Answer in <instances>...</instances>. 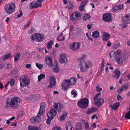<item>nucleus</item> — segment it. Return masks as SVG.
Segmentation results:
<instances>
[{
	"label": "nucleus",
	"instance_id": "obj_1",
	"mask_svg": "<svg viewBox=\"0 0 130 130\" xmlns=\"http://www.w3.org/2000/svg\"><path fill=\"white\" fill-rule=\"evenodd\" d=\"M92 66V64L90 61H80L79 64V68L81 71L85 72L87 71Z\"/></svg>",
	"mask_w": 130,
	"mask_h": 130
},
{
	"label": "nucleus",
	"instance_id": "obj_2",
	"mask_svg": "<svg viewBox=\"0 0 130 130\" xmlns=\"http://www.w3.org/2000/svg\"><path fill=\"white\" fill-rule=\"evenodd\" d=\"M20 85L21 87H25L28 86L30 83V79L27 75H25L20 78Z\"/></svg>",
	"mask_w": 130,
	"mask_h": 130
},
{
	"label": "nucleus",
	"instance_id": "obj_3",
	"mask_svg": "<svg viewBox=\"0 0 130 130\" xmlns=\"http://www.w3.org/2000/svg\"><path fill=\"white\" fill-rule=\"evenodd\" d=\"M15 5L13 3L8 4L5 6V10L7 14H10L13 13L15 10Z\"/></svg>",
	"mask_w": 130,
	"mask_h": 130
},
{
	"label": "nucleus",
	"instance_id": "obj_4",
	"mask_svg": "<svg viewBox=\"0 0 130 130\" xmlns=\"http://www.w3.org/2000/svg\"><path fill=\"white\" fill-rule=\"evenodd\" d=\"M30 38L31 40L33 41L40 42L43 40L44 36L42 34L36 33L32 35L31 36Z\"/></svg>",
	"mask_w": 130,
	"mask_h": 130
},
{
	"label": "nucleus",
	"instance_id": "obj_5",
	"mask_svg": "<svg viewBox=\"0 0 130 130\" xmlns=\"http://www.w3.org/2000/svg\"><path fill=\"white\" fill-rule=\"evenodd\" d=\"M101 94V93L99 92L97 93L94 96V99L95 100L94 104L95 105L98 107H100L103 105L104 102V100L101 98H99L98 97Z\"/></svg>",
	"mask_w": 130,
	"mask_h": 130
},
{
	"label": "nucleus",
	"instance_id": "obj_6",
	"mask_svg": "<svg viewBox=\"0 0 130 130\" xmlns=\"http://www.w3.org/2000/svg\"><path fill=\"white\" fill-rule=\"evenodd\" d=\"M10 101L11 106L13 108L16 109L18 108L19 105L18 103L20 102L21 100L19 98L15 97L12 98Z\"/></svg>",
	"mask_w": 130,
	"mask_h": 130
},
{
	"label": "nucleus",
	"instance_id": "obj_7",
	"mask_svg": "<svg viewBox=\"0 0 130 130\" xmlns=\"http://www.w3.org/2000/svg\"><path fill=\"white\" fill-rule=\"evenodd\" d=\"M89 100L86 98H84L78 102L77 104L78 106L80 108L85 109L87 108L88 105Z\"/></svg>",
	"mask_w": 130,
	"mask_h": 130
},
{
	"label": "nucleus",
	"instance_id": "obj_8",
	"mask_svg": "<svg viewBox=\"0 0 130 130\" xmlns=\"http://www.w3.org/2000/svg\"><path fill=\"white\" fill-rule=\"evenodd\" d=\"M45 0H38L37 1H34L31 2L30 4V8L32 9L34 8H37L41 7L42 3Z\"/></svg>",
	"mask_w": 130,
	"mask_h": 130
},
{
	"label": "nucleus",
	"instance_id": "obj_9",
	"mask_svg": "<svg viewBox=\"0 0 130 130\" xmlns=\"http://www.w3.org/2000/svg\"><path fill=\"white\" fill-rule=\"evenodd\" d=\"M80 45L79 42H74L69 45V47L72 51H76L80 48Z\"/></svg>",
	"mask_w": 130,
	"mask_h": 130
},
{
	"label": "nucleus",
	"instance_id": "obj_10",
	"mask_svg": "<svg viewBox=\"0 0 130 130\" xmlns=\"http://www.w3.org/2000/svg\"><path fill=\"white\" fill-rule=\"evenodd\" d=\"M63 105L59 103H58L54 102V104L52 106V108L55 109L56 112H60L62 109Z\"/></svg>",
	"mask_w": 130,
	"mask_h": 130
},
{
	"label": "nucleus",
	"instance_id": "obj_11",
	"mask_svg": "<svg viewBox=\"0 0 130 130\" xmlns=\"http://www.w3.org/2000/svg\"><path fill=\"white\" fill-rule=\"evenodd\" d=\"M42 115H41L40 114L38 115V113L36 117H32L30 119L31 123L32 124H35L39 123L41 120L40 117Z\"/></svg>",
	"mask_w": 130,
	"mask_h": 130
},
{
	"label": "nucleus",
	"instance_id": "obj_12",
	"mask_svg": "<svg viewBox=\"0 0 130 130\" xmlns=\"http://www.w3.org/2000/svg\"><path fill=\"white\" fill-rule=\"evenodd\" d=\"M81 17V14L80 13L76 11L73 13L71 16V19L72 21H76L80 19Z\"/></svg>",
	"mask_w": 130,
	"mask_h": 130
},
{
	"label": "nucleus",
	"instance_id": "obj_13",
	"mask_svg": "<svg viewBox=\"0 0 130 130\" xmlns=\"http://www.w3.org/2000/svg\"><path fill=\"white\" fill-rule=\"evenodd\" d=\"M129 19H128L129 15H125V16L123 17V20H122V28H125L127 26V24L130 23V15Z\"/></svg>",
	"mask_w": 130,
	"mask_h": 130
},
{
	"label": "nucleus",
	"instance_id": "obj_14",
	"mask_svg": "<svg viewBox=\"0 0 130 130\" xmlns=\"http://www.w3.org/2000/svg\"><path fill=\"white\" fill-rule=\"evenodd\" d=\"M117 54L116 53L113 52H110L109 54V56L111 58L113 57L115 58H118L119 57H120L121 56L122 51L121 50H118L116 51Z\"/></svg>",
	"mask_w": 130,
	"mask_h": 130
},
{
	"label": "nucleus",
	"instance_id": "obj_15",
	"mask_svg": "<svg viewBox=\"0 0 130 130\" xmlns=\"http://www.w3.org/2000/svg\"><path fill=\"white\" fill-rule=\"evenodd\" d=\"M61 86L62 89L64 90H67L69 86H71L69 79L65 80L64 81Z\"/></svg>",
	"mask_w": 130,
	"mask_h": 130
},
{
	"label": "nucleus",
	"instance_id": "obj_16",
	"mask_svg": "<svg viewBox=\"0 0 130 130\" xmlns=\"http://www.w3.org/2000/svg\"><path fill=\"white\" fill-rule=\"evenodd\" d=\"M67 55L66 54L64 53L61 54L60 55L59 62L61 63H67Z\"/></svg>",
	"mask_w": 130,
	"mask_h": 130
},
{
	"label": "nucleus",
	"instance_id": "obj_17",
	"mask_svg": "<svg viewBox=\"0 0 130 130\" xmlns=\"http://www.w3.org/2000/svg\"><path fill=\"white\" fill-rule=\"evenodd\" d=\"M103 18L104 21L110 22L112 21V17L111 14L106 13L103 15Z\"/></svg>",
	"mask_w": 130,
	"mask_h": 130
},
{
	"label": "nucleus",
	"instance_id": "obj_18",
	"mask_svg": "<svg viewBox=\"0 0 130 130\" xmlns=\"http://www.w3.org/2000/svg\"><path fill=\"white\" fill-rule=\"evenodd\" d=\"M40 108L38 112V115L40 114L41 115H43L45 113L46 106L45 103L43 102H42L40 104Z\"/></svg>",
	"mask_w": 130,
	"mask_h": 130
},
{
	"label": "nucleus",
	"instance_id": "obj_19",
	"mask_svg": "<svg viewBox=\"0 0 130 130\" xmlns=\"http://www.w3.org/2000/svg\"><path fill=\"white\" fill-rule=\"evenodd\" d=\"M56 111L52 108L47 114V117L52 118V119H53L57 115Z\"/></svg>",
	"mask_w": 130,
	"mask_h": 130
},
{
	"label": "nucleus",
	"instance_id": "obj_20",
	"mask_svg": "<svg viewBox=\"0 0 130 130\" xmlns=\"http://www.w3.org/2000/svg\"><path fill=\"white\" fill-rule=\"evenodd\" d=\"M50 84L48 86V88H52L56 85L55 78L53 76H50Z\"/></svg>",
	"mask_w": 130,
	"mask_h": 130
},
{
	"label": "nucleus",
	"instance_id": "obj_21",
	"mask_svg": "<svg viewBox=\"0 0 130 130\" xmlns=\"http://www.w3.org/2000/svg\"><path fill=\"white\" fill-rule=\"evenodd\" d=\"M103 35L102 40L104 41H107L110 38V35L107 32L104 31Z\"/></svg>",
	"mask_w": 130,
	"mask_h": 130
},
{
	"label": "nucleus",
	"instance_id": "obj_22",
	"mask_svg": "<svg viewBox=\"0 0 130 130\" xmlns=\"http://www.w3.org/2000/svg\"><path fill=\"white\" fill-rule=\"evenodd\" d=\"M45 60L49 66L51 67L53 66V64L52 63V59L51 57L49 56H46L45 58Z\"/></svg>",
	"mask_w": 130,
	"mask_h": 130
},
{
	"label": "nucleus",
	"instance_id": "obj_23",
	"mask_svg": "<svg viewBox=\"0 0 130 130\" xmlns=\"http://www.w3.org/2000/svg\"><path fill=\"white\" fill-rule=\"evenodd\" d=\"M121 74L120 72L118 70L116 69L113 72L112 77L115 78H118L120 76Z\"/></svg>",
	"mask_w": 130,
	"mask_h": 130
},
{
	"label": "nucleus",
	"instance_id": "obj_24",
	"mask_svg": "<svg viewBox=\"0 0 130 130\" xmlns=\"http://www.w3.org/2000/svg\"><path fill=\"white\" fill-rule=\"evenodd\" d=\"M128 54L127 52L122 53V63L123 62L124 63L126 62L128 59Z\"/></svg>",
	"mask_w": 130,
	"mask_h": 130
},
{
	"label": "nucleus",
	"instance_id": "obj_25",
	"mask_svg": "<svg viewBox=\"0 0 130 130\" xmlns=\"http://www.w3.org/2000/svg\"><path fill=\"white\" fill-rule=\"evenodd\" d=\"M28 130H41V128L37 126L29 125L28 126Z\"/></svg>",
	"mask_w": 130,
	"mask_h": 130
},
{
	"label": "nucleus",
	"instance_id": "obj_26",
	"mask_svg": "<svg viewBox=\"0 0 130 130\" xmlns=\"http://www.w3.org/2000/svg\"><path fill=\"white\" fill-rule=\"evenodd\" d=\"M120 103L116 102L113 104V105H110L109 106L111 108L114 110H116L120 106Z\"/></svg>",
	"mask_w": 130,
	"mask_h": 130
},
{
	"label": "nucleus",
	"instance_id": "obj_27",
	"mask_svg": "<svg viewBox=\"0 0 130 130\" xmlns=\"http://www.w3.org/2000/svg\"><path fill=\"white\" fill-rule=\"evenodd\" d=\"M90 18L91 16L90 14L88 13L85 14L82 17L83 20L86 22L88 21Z\"/></svg>",
	"mask_w": 130,
	"mask_h": 130
},
{
	"label": "nucleus",
	"instance_id": "obj_28",
	"mask_svg": "<svg viewBox=\"0 0 130 130\" xmlns=\"http://www.w3.org/2000/svg\"><path fill=\"white\" fill-rule=\"evenodd\" d=\"M39 97V95L38 94H33L30 96V99L32 101L35 102L36 100L38 99Z\"/></svg>",
	"mask_w": 130,
	"mask_h": 130
},
{
	"label": "nucleus",
	"instance_id": "obj_29",
	"mask_svg": "<svg viewBox=\"0 0 130 130\" xmlns=\"http://www.w3.org/2000/svg\"><path fill=\"white\" fill-rule=\"evenodd\" d=\"M122 8V5L121 4L117 5L114 6L112 8V10L116 12L119 10H121Z\"/></svg>",
	"mask_w": 130,
	"mask_h": 130
},
{
	"label": "nucleus",
	"instance_id": "obj_30",
	"mask_svg": "<svg viewBox=\"0 0 130 130\" xmlns=\"http://www.w3.org/2000/svg\"><path fill=\"white\" fill-rule=\"evenodd\" d=\"M66 126V129L67 130H74V128L71 125V124L70 121L67 122Z\"/></svg>",
	"mask_w": 130,
	"mask_h": 130
},
{
	"label": "nucleus",
	"instance_id": "obj_31",
	"mask_svg": "<svg viewBox=\"0 0 130 130\" xmlns=\"http://www.w3.org/2000/svg\"><path fill=\"white\" fill-rule=\"evenodd\" d=\"M97 110V108L93 107H92L91 108L88 109L87 111V114H89L91 113L94 112L96 111Z\"/></svg>",
	"mask_w": 130,
	"mask_h": 130
},
{
	"label": "nucleus",
	"instance_id": "obj_32",
	"mask_svg": "<svg viewBox=\"0 0 130 130\" xmlns=\"http://www.w3.org/2000/svg\"><path fill=\"white\" fill-rule=\"evenodd\" d=\"M15 83V80L13 79H11L10 82H8L7 84L5 86V88L7 89V87L9 85L10 86H12Z\"/></svg>",
	"mask_w": 130,
	"mask_h": 130
},
{
	"label": "nucleus",
	"instance_id": "obj_33",
	"mask_svg": "<svg viewBox=\"0 0 130 130\" xmlns=\"http://www.w3.org/2000/svg\"><path fill=\"white\" fill-rule=\"evenodd\" d=\"M71 86L74 85L76 83V79L74 77H72L69 79Z\"/></svg>",
	"mask_w": 130,
	"mask_h": 130
},
{
	"label": "nucleus",
	"instance_id": "obj_34",
	"mask_svg": "<svg viewBox=\"0 0 130 130\" xmlns=\"http://www.w3.org/2000/svg\"><path fill=\"white\" fill-rule=\"evenodd\" d=\"M10 99H7L5 104V108H8L11 106L10 103Z\"/></svg>",
	"mask_w": 130,
	"mask_h": 130
},
{
	"label": "nucleus",
	"instance_id": "obj_35",
	"mask_svg": "<svg viewBox=\"0 0 130 130\" xmlns=\"http://www.w3.org/2000/svg\"><path fill=\"white\" fill-rule=\"evenodd\" d=\"M11 56V54H8L4 56H2L1 57V59L3 60H4L6 59L10 58L12 57Z\"/></svg>",
	"mask_w": 130,
	"mask_h": 130
},
{
	"label": "nucleus",
	"instance_id": "obj_36",
	"mask_svg": "<svg viewBox=\"0 0 130 130\" xmlns=\"http://www.w3.org/2000/svg\"><path fill=\"white\" fill-rule=\"evenodd\" d=\"M63 33H61L57 37V40L58 41H63L65 39V37L63 36L62 38L61 37L63 35Z\"/></svg>",
	"mask_w": 130,
	"mask_h": 130
},
{
	"label": "nucleus",
	"instance_id": "obj_37",
	"mask_svg": "<svg viewBox=\"0 0 130 130\" xmlns=\"http://www.w3.org/2000/svg\"><path fill=\"white\" fill-rule=\"evenodd\" d=\"M100 33L98 31H94L93 33L92 36L95 38H97L100 36Z\"/></svg>",
	"mask_w": 130,
	"mask_h": 130
},
{
	"label": "nucleus",
	"instance_id": "obj_38",
	"mask_svg": "<svg viewBox=\"0 0 130 130\" xmlns=\"http://www.w3.org/2000/svg\"><path fill=\"white\" fill-rule=\"evenodd\" d=\"M21 56V54L20 53H18L16 54L14 56V60L15 62H17L18 59H20Z\"/></svg>",
	"mask_w": 130,
	"mask_h": 130
},
{
	"label": "nucleus",
	"instance_id": "obj_39",
	"mask_svg": "<svg viewBox=\"0 0 130 130\" xmlns=\"http://www.w3.org/2000/svg\"><path fill=\"white\" fill-rule=\"evenodd\" d=\"M74 7V4L71 1L69 2L68 4L67 7L68 9L70 10L72 9Z\"/></svg>",
	"mask_w": 130,
	"mask_h": 130
},
{
	"label": "nucleus",
	"instance_id": "obj_40",
	"mask_svg": "<svg viewBox=\"0 0 130 130\" xmlns=\"http://www.w3.org/2000/svg\"><path fill=\"white\" fill-rule=\"evenodd\" d=\"M53 44V41L52 40L51 41L48 42L46 45V47L48 49H50L52 48V45Z\"/></svg>",
	"mask_w": 130,
	"mask_h": 130
},
{
	"label": "nucleus",
	"instance_id": "obj_41",
	"mask_svg": "<svg viewBox=\"0 0 130 130\" xmlns=\"http://www.w3.org/2000/svg\"><path fill=\"white\" fill-rule=\"evenodd\" d=\"M71 93L73 95L74 98H76L77 95V92L75 89L71 91Z\"/></svg>",
	"mask_w": 130,
	"mask_h": 130
},
{
	"label": "nucleus",
	"instance_id": "obj_42",
	"mask_svg": "<svg viewBox=\"0 0 130 130\" xmlns=\"http://www.w3.org/2000/svg\"><path fill=\"white\" fill-rule=\"evenodd\" d=\"M67 113L66 112H64L61 116L60 117V120L62 121L64 120L67 116Z\"/></svg>",
	"mask_w": 130,
	"mask_h": 130
},
{
	"label": "nucleus",
	"instance_id": "obj_43",
	"mask_svg": "<svg viewBox=\"0 0 130 130\" xmlns=\"http://www.w3.org/2000/svg\"><path fill=\"white\" fill-rule=\"evenodd\" d=\"M82 126L81 123L76 124V126L75 130H81L82 128Z\"/></svg>",
	"mask_w": 130,
	"mask_h": 130
},
{
	"label": "nucleus",
	"instance_id": "obj_44",
	"mask_svg": "<svg viewBox=\"0 0 130 130\" xmlns=\"http://www.w3.org/2000/svg\"><path fill=\"white\" fill-rule=\"evenodd\" d=\"M129 86L127 83L124 84L122 85V91L128 89Z\"/></svg>",
	"mask_w": 130,
	"mask_h": 130
},
{
	"label": "nucleus",
	"instance_id": "obj_45",
	"mask_svg": "<svg viewBox=\"0 0 130 130\" xmlns=\"http://www.w3.org/2000/svg\"><path fill=\"white\" fill-rule=\"evenodd\" d=\"M45 77V74H41L40 75L38 76V81H40L42 79L44 78Z\"/></svg>",
	"mask_w": 130,
	"mask_h": 130
},
{
	"label": "nucleus",
	"instance_id": "obj_46",
	"mask_svg": "<svg viewBox=\"0 0 130 130\" xmlns=\"http://www.w3.org/2000/svg\"><path fill=\"white\" fill-rule=\"evenodd\" d=\"M84 128L85 130H89L90 128L88 123L87 122H86L84 125Z\"/></svg>",
	"mask_w": 130,
	"mask_h": 130
},
{
	"label": "nucleus",
	"instance_id": "obj_47",
	"mask_svg": "<svg viewBox=\"0 0 130 130\" xmlns=\"http://www.w3.org/2000/svg\"><path fill=\"white\" fill-rule=\"evenodd\" d=\"M104 62L103 59H102V62L101 64V66L100 67V70L103 71L104 66Z\"/></svg>",
	"mask_w": 130,
	"mask_h": 130
},
{
	"label": "nucleus",
	"instance_id": "obj_48",
	"mask_svg": "<svg viewBox=\"0 0 130 130\" xmlns=\"http://www.w3.org/2000/svg\"><path fill=\"white\" fill-rule=\"evenodd\" d=\"M120 46V43H117L113 45V49H116Z\"/></svg>",
	"mask_w": 130,
	"mask_h": 130
},
{
	"label": "nucleus",
	"instance_id": "obj_49",
	"mask_svg": "<svg viewBox=\"0 0 130 130\" xmlns=\"http://www.w3.org/2000/svg\"><path fill=\"white\" fill-rule=\"evenodd\" d=\"M56 61L57 63L56 65H57V66L56 67L54 68L53 71L55 73H57L59 71V67L58 66L57 62V61Z\"/></svg>",
	"mask_w": 130,
	"mask_h": 130
},
{
	"label": "nucleus",
	"instance_id": "obj_50",
	"mask_svg": "<svg viewBox=\"0 0 130 130\" xmlns=\"http://www.w3.org/2000/svg\"><path fill=\"white\" fill-rule=\"evenodd\" d=\"M48 118L46 120V123L48 124H50L51 122V120L53 119H52V118L47 117Z\"/></svg>",
	"mask_w": 130,
	"mask_h": 130
},
{
	"label": "nucleus",
	"instance_id": "obj_51",
	"mask_svg": "<svg viewBox=\"0 0 130 130\" xmlns=\"http://www.w3.org/2000/svg\"><path fill=\"white\" fill-rule=\"evenodd\" d=\"M125 118L130 119V111H129L125 115Z\"/></svg>",
	"mask_w": 130,
	"mask_h": 130
},
{
	"label": "nucleus",
	"instance_id": "obj_52",
	"mask_svg": "<svg viewBox=\"0 0 130 130\" xmlns=\"http://www.w3.org/2000/svg\"><path fill=\"white\" fill-rule=\"evenodd\" d=\"M36 66L39 69H42L43 67V65L41 64H39L38 63H36Z\"/></svg>",
	"mask_w": 130,
	"mask_h": 130
},
{
	"label": "nucleus",
	"instance_id": "obj_53",
	"mask_svg": "<svg viewBox=\"0 0 130 130\" xmlns=\"http://www.w3.org/2000/svg\"><path fill=\"white\" fill-rule=\"evenodd\" d=\"M85 6L84 5H81L79 6V10L80 11H83L85 9Z\"/></svg>",
	"mask_w": 130,
	"mask_h": 130
},
{
	"label": "nucleus",
	"instance_id": "obj_54",
	"mask_svg": "<svg viewBox=\"0 0 130 130\" xmlns=\"http://www.w3.org/2000/svg\"><path fill=\"white\" fill-rule=\"evenodd\" d=\"M86 57V55H83L81 58H78V60L79 61H82V60H83Z\"/></svg>",
	"mask_w": 130,
	"mask_h": 130
},
{
	"label": "nucleus",
	"instance_id": "obj_55",
	"mask_svg": "<svg viewBox=\"0 0 130 130\" xmlns=\"http://www.w3.org/2000/svg\"><path fill=\"white\" fill-rule=\"evenodd\" d=\"M96 91L97 92H99L102 90V88H100L99 86H97L96 87Z\"/></svg>",
	"mask_w": 130,
	"mask_h": 130
},
{
	"label": "nucleus",
	"instance_id": "obj_56",
	"mask_svg": "<svg viewBox=\"0 0 130 130\" xmlns=\"http://www.w3.org/2000/svg\"><path fill=\"white\" fill-rule=\"evenodd\" d=\"M34 28L31 27V29L29 30L28 32L29 34H31L34 32Z\"/></svg>",
	"mask_w": 130,
	"mask_h": 130
},
{
	"label": "nucleus",
	"instance_id": "obj_57",
	"mask_svg": "<svg viewBox=\"0 0 130 130\" xmlns=\"http://www.w3.org/2000/svg\"><path fill=\"white\" fill-rule=\"evenodd\" d=\"M19 12H20V14H18L17 16V18H20L23 15V12L22 11L20 10Z\"/></svg>",
	"mask_w": 130,
	"mask_h": 130
},
{
	"label": "nucleus",
	"instance_id": "obj_58",
	"mask_svg": "<svg viewBox=\"0 0 130 130\" xmlns=\"http://www.w3.org/2000/svg\"><path fill=\"white\" fill-rule=\"evenodd\" d=\"M53 130H61V128L59 127H55L53 128Z\"/></svg>",
	"mask_w": 130,
	"mask_h": 130
},
{
	"label": "nucleus",
	"instance_id": "obj_59",
	"mask_svg": "<svg viewBox=\"0 0 130 130\" xmlns=\"http://www.w3.org/2000/svg\"><path fill=\"white\" fill-rule=\"evenodd\" d=\"M121 58H119L117 59V63L119 64H121L122 62L121 61Z\"/></svg>",
	"mask_w": 130,
	"mask_h": 130
},
{
	"label": "nucleus",
	"instance_id": "obj_60",
	"mask_svg": "<svg viewBox=\"0 0 130 130\" xmlns=\"http://www.w3.org/2000/svg\"><path fill=\"white\" fill-rule=\"evenodd\" d=\"M31 66V64H28L26 65V67L27 69H30Z\"/></svg>",
	"mask_w": 130,
	"mask_h": 130
},
{
	"label": "nucleus",
	"instance_id": "obj_61",
	"mask_svg": "<svg viewBox=\"0 0 130 130\" xmlns=\"http://www.w3.org/2000/svg\"><path fill=\"white\" fill-rule=\"evenodd\" d=\"M4 65L3 62L1 61H0V69H2Z\"/></svg>",
	"mask_w": 130,
	"mask_h": 130
},
{
	"label": "nucleus",
	"instance_id": "obj_62",
	"mask_svg": "<svg viewBox=\"0 0 130 130\" xmlns=\"http://www.w3.org/2000/svg\"><path fill=\"white\" fill-rule=\"evenodd\" d=\"M88 2L87 0H84V1H83L82 3L83 4L82 5H84L85 6V5Z\"/></svg>",
	"mask_w": 130,
	"mask_h": 130
},
{
	"label": "nucleus",
	"instance_id": "obj_63",
	"mask_svg": "<svg viewBox=\"0 0 130 130\" xmlns=\"http://www.w3.org/2000/svg\"><path fill=\"white\" fill-rule=\"evenodd\" d=\"M102 71H101V70H100V71H99L96 74V75L98 76H100L102 74L101 72Z\"/></svg>",
	"mask_w": 130,
	"mask_h": 130
},
{
	"label": "nucleus",
	"instance_id": "obj_64",
	"mask_svg": "<svg viewBox=\"0 0 130 130\" xmlns=\"http://www.w3.org/2000/svg\"><path fill=\"white\" fill-rule=\"evenodd\" d=\"M92 25L88 24L87 25V27L89 29H91L92 27Z\"/></svg>",
	"mask_w": 130,
	"mask_h": 130
}]
</instances>
